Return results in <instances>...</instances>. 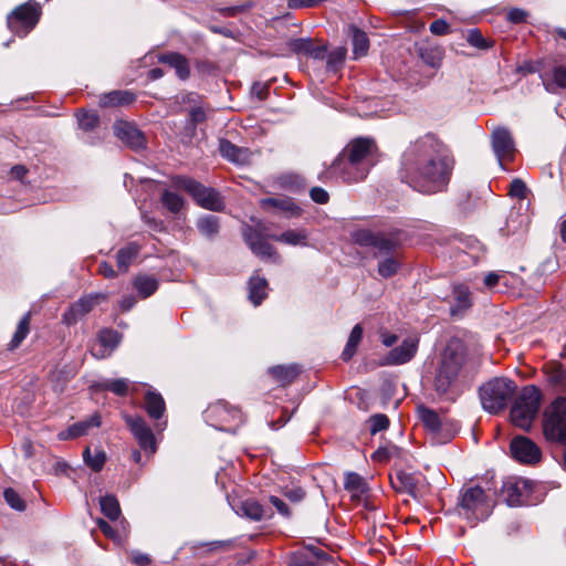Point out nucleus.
<instances>
[{"label": "nucleus", "instance_id": "49530a36", "mask_svg": "<svg viewBox=\"0 0 566 566\" xmlns=\"http://www.w3.org/2000/svg\"><path fill=\"white\" fill-rule=\"evenodd\" d=\"M344 486L347 491L356 495L363 494L367 490L365 480L356 472H348L345 475Z\"/></svg>", "mask_w": 566, "mask_h": 566}, {"label": "nucleus", "instance_id": "0eeeda50", "mask_svg": "<svg viewBox=\"0 0 566 566\" xmlns=\"http://www.w3.org/2000/svg\"><path fill=\"white\" fill-rule=\"evenodd\" d=\"M42 9L35 0H29L18 6L7 17L9 30L18 36H25L38 24Z\"/></svg>", "mask_w": 566, "mask_h": 566}, {"label": "nucleus", "instance_id": "774afa93", "mask_svg": "<svg viewBox=\"0 0 566 566\" xmlns=\"http://www.w3.org/2000/svg\"><path fill=\"white\" fill-rule=\"evenodd\" d=\"M190 119L193 124H199L205 122L206 113L201 107H193L190 111Z\"/></svg>", "mask_w": 566, "mask_h": 566}, {"label": "nucleus", "instance_id": "3c124183", "mask_svg": "<svg viewBox=\"0 0 566 566\" xmlns=\"http://www.w3.org/2000/svg\"><path fill=\"white\" fill-rule=\"evenodd\" d=\"M347 54V49L345 46H339L332 51L331 53H326L327 57V70L336 72L344 63Z\"/></svg>", "mask_w": 566, "mask_h": 566}, {"label": "nucleus", "instance_id": "f704fd0d", "mask_svg": "<svg viewBox=\"0 0 566 566\" xmlns=\"http://www.w3.org/2000/svg\"><path fill=\"white\" fill-rule=\"evenodd\" d=\"M472 305L470 291L464 285L454 287V304L450 308L452 316L463 315Z\"/></svg>", "mask_w": 566, "mask_h": 566}, {"label": "nucleus", "instance_id": "8fccbe9b", "mask_svg": "<svg viewBox=\"0 0 566 566\" xmlns=\"http://www.w3.org/2000/svg\"><path fill=\"white\" fill-rule=\"evenodd\" d=\"M30 333V321H20L17 329L8 344L9 350L17 349Z\"/></svg>", "mask_w": 566, "mask_h": 566}, {"label": "nucleus", "instance_id": "4d7b16f0", "mask_svg": "<svg viewBox=\"0 0 566 566\" xmlns=\"http://www.w3.org/2000/svg\"><path fill=\"white\" fill-rule=\"evenodd\" d=\"M509 195L513 198L525 199L527 196V187L525 182L520 178L512 180L510 184Z\"/></svg>", "mask_w": 566, "mask_h": 566}, {"label": "nucleus", "instance_id": "b1692460", "mask_svg": "<svg viewBox=\"0 0 566 566\" xmlns=\"http://www.w3.org/2000/svg\"><path fill=\"white\" fill-rule=\"evenodd\" d=\"M136 101L135 93L130 91H112L99 96L98 105L103 108L123 107L133 104Z\"/></svg>", "mask_w": 566, "mask_h": 566}, {"label": "nucleus", "instance_id": "e433bc0d", "mask_svg": "<svg viewBox=\"0 0 566 566\" xmlns=\"http://www.w3.org/2000/svg\"><path fill=\"white\" fill-rule=\"evenodd\" d=\"M525 486H526L525 480H520V481L509 480L503 483L502 493L505 497L506 503L510 506L521 505V503H522V501H521L522 492L521 491H522V488H525Z\"/></svg>", "mask_w": 566, "mask_h": 566}, {"label": "nucleus", "instance_id": "7ed1b4c3", "mask_svg": "<svg viewBox=\"0 0 566 566\" xmlns=\"http://www.w3.org/2000/svg\"><path fill=\"white\" fill-rule=\"evenodd\" d=\"M515 390V382L504 377H496L483 384L479 390L483 409L489 413H497L504 410Z\"/></svg>", "mask_w": 566, "mask_h": 566}, {"label": "nucleus", "instance_id": "338daca9", "mask_svg": "<svg viewBox=\"0 0 566 566\" xmlns=\"http://www.w3.org/2000/svg\"><path fill=\"white\" fill-rule=\"evenodd\" d=\"M98 273L106 279H113L116 276V272L108 262H101L98 265Z\"/></svg>", "mask_w": 566, "mask_h": 566}, {"label": "nucleus", "instance_id": "09e8293b", "mask_svg": "<svg viewBox=\"0 0 566 566\" xmlns=\"http://www.w3.org/2000/svg\"><path fill=\"white\" fill-rule=\"evenodd\" d=\"M160 201L171 213H178L184 207V199L176 192L165 190L161 193Z\"/></svg>", "mask_w": 566, "mask_h": 566}, {"label": "nucleus", "instance_id": "4468645a", "mask_svg": "<svg viewBox=\"0 0 566 566\" xmlns=\"http://www.w3.org/2000/svg\"><path fill=\"white\" fill-rule=\"evenodd\" d=\"M418 345L419 337L417 335L408 336L399 346L387 354L385 363L387 365H402L410 361L418 350Z\"/></svg>", "mask_w": 566, "mask_h": 566}, {"label": "nucleus", "instance_id": "ddd939ff", "mask_svg": "<svg viewBox=\"0 0 566 566\" xmlns=\"http://www.w3.org/2000/svg\"><path fill=\"white\" fill-rule=\"evenodd\" d=\"M511 453L514 459L522 463H535L541 459L539 448L525 437H516L510 446Z\"/></svg>", "mask_w": 566, "mask_h": 566}, {"label": "nucleus", "instance_id": "a878e982", "mask_svg": "<svg viewBox=\"0 0 566 566\" xmlns=\"http://www.w3.org/2000/svg\"><path fill=\"white\" fill-rule=\"evenodd\" d=\"M268 290L269 283L266 279L260 276L259 272L255 271L248 282L249 300L254 306H259L266 298Z\"/></svg>", "mask_w": 566, "mask_h": 566}, {"label": "nucleus", "instance_id": "f3484780", "mask_svg": "<svg viewBox=\"0 0 566 566\" xmlns=\"http://www.w3.org/2000/svg\"><path fill=\"white\" fill-rule=\"evenodd\" d=\"M260 205L263 210L280 213L286 218L298 217L302 212V209L289 197L264 198Z\"/></svg>", "mask_w": 566, "mask_h": 566}, {"label": "nucleus", "instance_id": "72a5a7b5", "mask_svg": "<svg viewBox=\"0 0 566 566\" xmlns=\"http://www.w3.org/2000/svg\"><path fill=\"white\" fill-rule=\"evenodd\" d=\"M418 54L427 65L438 69L443 60L444 51L438 45L421 44L418 48Z\"/></svg>", "mask_w": 566, "mask_h": 566}, {"label": "nucleus", "instance_id": "37998d69", "mask_svg": "<svg viewBox=\"0 0 566 566\" xmlns=\"http://www.w3.org/2000/svg\"><path fill=\"white\" fill-rule=\"evenodd\" d=\"M106 459V453L103 450H95L94 454H92L90 448L83 451L84 463L94 472H99L104 468Z\"/></svg>", "mask_w": 566, "mask_h": 566}, {"label": "nucleus", "instance_id": "052dcab7", "mask_svg": "<svg viewBox=\"0 0 566 566\" xmlns=\"http://www.w3.org/2000/svg\"><path fill=\"white\" fill-rule=\"evenodd\" d=\"M270 503L276 509V511L284 517H290L291 512L287 504L275 495H271L269 499Z\"/></svg>", "mask_w": 566, "mask_h": 566}, {"label": "nucleus", "instance_id": "39448f33", "mask_svg": "<svg viewBox=\"0 0 566 566\" xmlns=\"http://www.w3.org/2000/svg\"><path fill=\"white\" fill-rule=\"evenodd\" d=\"M172 186L185 190L198 206L205 209L211 211H222L224 209V201L219 191L206 187L192 178L176 176L172 178Z\"/></svg>", "mask_w": 566, "mask_h": 566}, {"label": "nucleus", "instance_id": "c9c22d12", "mask_svg": "<svg viewBox=\"0 0 566 566\" xmlns=\"http://www.w3.org/2000/svg\"><path fill=\"white\" fill-rule=\"evenodd\" d=\"M235 512L238 515L248 517L252 521H261L266 516V512L263 506L258 501L252 499L242 501L235 509Z\"/></svg>", "mask_w": 566, "mask_h": 566}, {"label": "nucleus", "instance_id": "13d9d810", "mask_svg": "<svg viewBox=\"0 0 566 566\" xmlns=\"http://www.w3.org/2000/svg\"><path fill=\"white\" fill-rule=\"evenodd\" d=\"M311 199L318 205H326L329 201L328 192L321 187H313L310 190Z\"/></svg>", "mask_w": 566, "mask_h": 566}, {"label": "nucleus", "instance_id": "423d86ee", "mask_svg": "<svg viewBox=\"0 0 566 566\" xmlns=\"http://www.w3.org/2000/svg\"><path fill=\"white\" fill-rule=\"evenodd\" d=\"M368 174L369 170L340 151L331 166L319 174L318 179L327 182L333 178H338L345 184H356L365 180Z\"/></svg>", "mask_w": 566, "mask_h": 566}, {"label": "nucleus", "instance_id": "4be33fe9", "mask_svg": "<svg viewBox=\"0 0 566 566\" xmlns=\"http://www.w3.org/2000/svg\"><path fill=\"white\" fill-rule=\"evenodd\" d=\"M115 135L132 148L142 147L144 136L138 128L128 122H117L114 126Z\"/></svg>", "mask_w": 566, "mask_h": 566}, {"label": "nucleus", "instance_id": "79ce46f5", "mask_svg": "<svg viewBox=\"0 0 566 566\" xmlns=\"http://www.w3.org/2000/svg\"><path fill=\"white\" fill-rule=\"evenodd\" d=\"M197 229L207 238H214L220 229L219 218L212 214L202 216L197 220Z\"/></svg>", "mask_w": 566, "mask_h": 566}, {"label": "nucleus", "instance_id": "6e6d98bb", "mask_svg": "<svg viewBox=\"0 0 566 566\" xmlns=\"http://www.w3.org/2000/svg\"><path fill=\"white\" fill-rule=\"evenodd\" d=\"M369 429L371 434L386 430L389 426V419L384 413H376L369 418Z\"/></svg>", "mask_w": 566, "mask_h": 566}, {"label": "nucleus", "instance_id": "4c0bfd02", "mask_svg": "<svg viewBox=\"0 0 566 566\" xmlns=\"http://www.w3.org/2000/svg\"><path fill=\"white\" fill-rule=\"evenodd\" d=\"M217 416L220 419V422H227L229 418L233 419L235 424L242 422V415L240 410L233 408L229 409L224 402L216 403L207 410V417Z\"/></svg>", "mask_w": 566, "mask_h": 566}, {"label": "nucleus", "instance_id": "f257e3e1", "mask_svg": "<svg viewBox=\"0 0 566 566\" xmlns=\"http://www.w3.org/2000/svg\"><path fill=\"white\" fill-rule=\"evenodd\" d=\"M454 158L447 145L433 134L410 143L401 155V181L422 193L442 191L449 184Z\"/></svg>", "mask_w": 566, "mask_h": 566}, {"label": "nucleus", "instance_id": "1a4fd4ad", "mask_svg": "<svg viewBox=\"0 0 566 566\" xmlns=\"http://www.w3.org/2000/svg\"><path fill=\"white\" fill-rule=\"evenodd\" d=\"M352 238L356 244L370 247L381 255L394 254L399 247V240L392 233L373 232L368 229H359L353 233Z\"/></svg>", "mask_w": 566, "mask_h": 566}, {"label": "nucleus", "instance_id": "864d4df0", "mask_svg": "<svg viewBox=\"0 0 566 566\" xmlns=\"http://www.w3.org/2000/svg\"><path fill=\"white\" fill-rule=\"evenodd\" d=\"M467 41L470 45L480 50H486L492 46V42H489L479 29L470 30L467 34Z\"/></svg>", "mask_w": 566, "mask_h": 566}, {"label": "nucleus", "instance_id": "9d476101", "mask_svg": "<svg viewBox=\"0 0 566 566\" xmlns=\"http://www.w3.org/2000/svg\"><path fill=\"white\" fill-rule=\"evenodd\" d=\"M342 151L369 171L379 160V149L376 142L369 137L352 139Z\"/></svg>", "mask_w": 566, "mask_h": 566}, {"label": "nucleus", "instance_id": "2eb2a0df", "mask_svg": "<svg viewBox=\"0 0 566 566\" xmlns=\"http://www.w3.org/2000/svg\"><path fill=\"white\" fill-rule=\"evenodd\" d=\"M327 554L315 546H303L292 552L289 557L291 566H321Z\"/></svg>", "mask_w": 566, "mask_h": 566}, {"label": "nucleus", "instance_id": "2f4dec72", "mask_svg": "<svg viewBox=\"0 0 566 566\" xmlns=\"http://www.w3.org/2000/svg\"><path fill=\"white\" fill-rule=\"evenodd\" d=\"M348 33L353 40V54L354 59L365 56L369 50V39L365 31L352 24L348 28Z\"/></svg>", "mask_w": 566, "mask_h": 566}, {"label": "nucleus", "instance_id": "a211bd4d", "mask_svg": "<svg viewBox=\"0 0 566 566\" xmlns=\"http://www.w3.org/2000/svg\"><path fill=\"white\" fill-rule=\"evenodd\" d=\"M421 476L419 474L407 472L405 470H397L395 474L390 475L391 486L400 493H407L412 497L419 494V485Z\"/></svg>", "mask_w": 566, "mask_h": 566}, {"label": "nucleus", "instance_id": "f03ea898", "mask_svg": "<svg viewBox=\"0 0 566 566\" xmlns=\"http://www.w3.org/2000/svg\"><path fill=\"white\" fill-rule=\"evenodd\" d=\"M465 356L467 348L462 340L452 338L448 342L433 379V388L439 396L454 400L459 395V379Z\"/></svg>", "mask_w": 566, "mask_h": 566}, {"label": "nucleus", "instance_id": "680f3d73", "mask_svg": "<svg viewBox=\"0 0 566 566\" xmlns=\"http://www.w3.org/2000/svg\"><path fill=\"white\" fill-rule=\"evenodd\" d=\"M284 496L291 502L298 503L305 497V491L302 488H292L284 491Z\"/></svg>", "mask_w": 566, "mask_h": 566}, {"label": "nucleus", "instance_id": "de8ad7c7", "mask_svg": "<svg viewBox=\"0 0 566 566\" xmlns=\"http://www.w3.org/2000/svg\"><path fill=\"white\" fill-rule=\"evenodd\" d=\"M76 118L78 127L85 132L94 130L99 124V116L95 112L80 111Z\"/></svg>", "mask_w": 566, "mask_h": 566}, {"label": "nucleus", "instance_id": "473e14b6", "mask_svg": "<svg viewBox=\"0 0 566 566\" xmlns=\"http://www.w3.org/2000/svg\"><path fill=\"white\" fill-rule=\"evenodd\" d=\"M270 375L282 385L291 384L301 373L297 364L277 365L269 369Z\"/></svg>", "mask_w": 566, "mask_h": 566}, {"label": "nucleus", "instance_id": "a19ab883", "mask_svg": "<svg viewBox=\"0 0 566 566\" xmlns=\"http://www.w3.org/2000/svg\"><path fill=\"white\" fill-rule=\"evenodd\" d=\"M134 287L142 297L146 298L156 292L158 281L153 275L139 274L134 280Z\"/></svg>", "mask_w": 566, "mask_h": 566}, {"label": "nucleus", "instance_id": "412c9836", "mask_svg": "<svg viewBox=\"0 0 566 566\" xmlns=\"http://www.w3.org/2000/svg\"><path fill=\"white\" fill-rule=\"evenodd\" d=\"M244 241L251 251L261 258H271L276 253L273 245L259 231L252 228L244 232Z\"/></svg>", "mask_w": 566, "mask_h": 566}, {"label": "nucleus", "instance_id": "cd10ccee", "mask_svg": "<svg viewBox=\"0 0 566 566\" xmlns=\"http://www.w3.org/2000/svg\"><path fill=\"white\" fill-rule=\"evenodd\" d=\"M91 390L94 392L108 390L117 396H126L129 389V380L126 378L118 379H105L101 381H95L90 386Z\"/></svg>", "mask_w": 566, "mask_h": 566}, {"label": "nucleus", "instance_id": "5701e85b", "mask_svg": "<svg viewBox=\"0 0 566 566\" xmlns=\"http://www.w3.org/2000/svg\"><path fill=\"white\" fill-rule=\"evenodd\" d=\"M290 48L294 53H303L315 60L326 57L327 46L317 44L311 39H295L290 42Z\"/></svg>", "mask_w": 566, "mask_h": 566}, {"label": "nucleus", "instance_id": "6e6552de", "mask_svg": "<svg viewBox=\"0 0 566 566\" xmlns=\"http://www.w3.org/2000/svg\"><path fill=\"white\" fill-rule=\"evenodd\" d=\"M459 514L470 522L485 520L490 514V505L486 495L481 486H471L461 493L459 502Z\"/></svg>", "mask_w": 566, "mask_h": 566}, {"label": "nucleus", "instance_id": "20e7f679", "mask_svg": "<svg viewBox=\"0 0 566 566\" xmlns=\"http://www.w3.org/2000/svg\"><path fill=\"white\" fill-rule=\"evenodd\" d=\"M539 402L541 392L535 386L523 387L510 411L512 422L521 429L528 430L538 412Z\"/></svg>", "mask_w": 566, "mask_h": 566}, {"label": "nucleus", "instance_id": "58836bf2", "mask_svg": "<svg viewBox=\"0 0 566 566\" xmlns=\"http://www.w3.org/2000/svg\"><path fill=\"white\" fill-rule=\"evenodd\" d=\"M139 245L137 243H129L118 250L116 254V263L119 272H127L132 262L139 253Z\"/></svg>", "mask_w": 566, "mask_h": 566}, {"label": "nucleus", "instance_id": "69168bd1", "mask_svg": "<svg viewBox=\"0 0 566 566\" xmlns=\"http://www.w3.org/2000/svg\"><path fill=\"white\" fill-rule=\"evenodd\" d=\"M379 335H380V339H381V343L386 346V347H391L392 345H395L398 340V335L396 334H392V333H389L385 329H381L379 332Z\"/></svg>", "mask_w": 566, "mask_h": 566}, {"label": "nucleus", "instance_id": "bf43d9fd", "mask_svg": "<svg viewBox=\"0 0 566 566\" xmlns=\"http://www.w3.org/2000/svg\"><path fill=\"white\" fill-rule=\"evenodd\" d=\"M450 25L449 23L443 19L434 20L430 24V32L434 35H446L450 33Z\"/></svg>", "mask_w": 566, "mask_h": 566}, {"label": "nucleus", "instance_id": "dca6fc26", "mask_svg": "<svg viewBox=\"0 0 566 566\" xmlns=\"http://www.w3.org/2000/svg\"><path fill=\"white\" fill-rule=\"evenodd\" d=\"M122 342V335L114 329L104 328L97 335V343L92 347V355L98 359L108 357Z\"/></svg>", "mask_w": 566, "mask_h": 566}, {"label": "nucleus", "instance_id": "5fc2aeb1", "mask_svg": "<svg viewBox=\"0 0 566 566\" xmlns=\"http://www.w3.org/2000/svg\"><path fill=\"white\" fill-rule=\"evenodd\" d=\"M399 269V262L395 258L390 256L378 264V273L382 277H390L397 273Z\"/></svg>", "mask_w": 566, "mask_h": 566}, {"label": "nucleus", "instance_id": "9b49d317", "mask_svg": "<svg viewBox=\"0 0 566 566\" xmlns=\"http://www.w3.org/2000/svg\"><path fill=\"white\" fill-rule=\"evenodd\" d=\"M124 419L140 449L149 455H154L157 451L156 438L145 419L139 416L128 415Z\"/></svg>", "mask_w": 566, "mask_h": 566}, {"label": "nucleus", "instance_id": "bb28decb", "mask_svg": "<svg viewBox=\"0 0 566 566\" xmlns=\"http://www.w3.org/2000/svg\"><path fill=\"white\" fill-rule=\"evenodd\" d=\"M159 62L164 64H168L170 67L175 69L177 76L180 80H187L190 76V66L189 62L180 53L170 52L160 55Z\"/></svg>", "mask_w": 566, "mask_h": 566}, {"label": "nucleus", "instance_id": "c85d7f7f", "mask_svg": "<svg viewBox=\"0 0 566 566\" xmlns=\"http://www.w3.org/2000/svg\"><path fill=\"white\" fill-rule=\"evenodd\" d=\"M219 149L221 155L235 164H245L250 159V151L247 148L238 147L227 139H221Z\"/></svg>", "mask_w": 566, "mask_h": 566}, {"label": "nucleus", "instance_id": "aec40b11", "mask_svg": "<svg viewBox=\"0 0 566 566\" xmlns=\"http://www.w3.org/2000/svg\"><path fill=\"white\" fill-rule=\"evenodd\" d=\"M102 424L101 415L95 412L87 419L73 423L67 429L59 432L57 438L61 441L76 439L85 436L92 428H98Z\"/></svg>", "mask_w": 566, "mask_h": 566}, {"label": "nucleus", "instance_id": "ea45409f", "mask_svg": "<svg viewBox=\"0 0 566 566\" xmlns=\"http://www.w3.org/2000/svg\"><path fill=\"white\" fill-rule=\"evenodd\" d=\"M272 240L289 245H307V232L304 229L287 230L280 235H271Z\"/></svg>", "mask_w": 566, "mask_h": 566}, {"label": "nucleus", "instance_id": "c03bdc74", "mask_svg": "<svg viewBox=\"0 0 566 566\" xmlns=\"http://www.w3.org/2000/svg\"><path fill=\"white\" fill-rule=\"evenodd\" d=\"M363 338V327L357 324L352 329L345 349L342 354L344 360H349L356 353L357 346Z\"/></svg>", "mask_w": 566, "mask_h": 566}, {"label": "nucleus", "instance_id": "f8f14e48", "mask_svg": "<svg viewBox=\"0 0 566 566\" xmlns=\"http://www.w3.org/2000/svg\"><path fill=\"white\" fill-rule=\"evenodd\" d=\"M492 148L501 163L513 160L515 144L511 132L507 128L499 127L492 133Z\"/></svg>", "mask_w": 566, "mask_h": 566}, {"label": "nucleus", "instance_id": "a18cd8bd", "mask_svg": "<svg viewBox=\"0 0 566 566\" xmlns=\"http://www.w3.org/2000/svg\"><path fill=\"white\" fill-rule=\"evenodd\" d=\"M101 510L103 514L112 521H115L120 515V507L117 499L114 495H105L99 500Z\"/></svg>", "mask_w": 566, "mask_h": 566}, {"label": "nucleus", "instance_id": "e2e57ef3", "mask_svg": "<svg viewBox=\"0 0 566 566\" xmlns=\"http://www.w3.org/2000/svg\"><path fill=\"white\" fill-rule=\"evenodd\" d=\"M132 560L138 566H147L150 564V558L147 554H144L138 551H133L130 553Z\"/></svg>", "mask_w": 566, "mask_h": 566}, {"label": "nucleus", "instance_id": "7c9ffc66", "mask_svg": "<svg viewBox=\"0 0 566 566\" xmlns=\"http://www.w3.org/2000/svg\"><path fill=\"white\" fill-rule=\"evenodd\" d=\"M417 412L428 431L437 434L442 430L443 420L437 411L424 406H419Z\"/></svg>", "mask_w": 566, "mask_h": 566}, {"label": "nucleus", "instance_id": "603ef678", "mask_svg": "<svg viewBox=\"0 0 566 566\" xmlns=\"http://www.w3.org/2000/svg\"><path fill=\"white\" fill-rule=\"evenodd\" d=\"M3 496H4V500L7 502V504L15 510V511H24L27 505H25V501L19 495V493L11 489V488H8L4 490L3 492Z\"/></svg>", "mask_w": 566, "mask_h": 566}, {"label": "nucleus", "instance_id": "393cba45", "mask_svg": "<svg viewBox=\"0 0 566 566\" xmlns=\"http://www.w3.org/2000/svg\"><path fill=\"white\" fill-rule=\"evenodd\" d=\"M106 300L107 295L104 293L88 294L75 302L71 306L70 312L73 317L85 316L91 313L94 307L99 305L102 302H105Z\"/></svg>", "mask_w": 566, "mask_h": 566}, {"label": "nucleus", "instance_id": "c756f323", "mask_svg": "<svg viewBox=\"0 0 566 566\" xmlns=\"http://www.w3.org/2000/svg\"><path fill=\"white\" fill-rule=\"evenodd\" d=\"M144 408L150 418L160 419L166 410L165 400L159 392L148 389L144 398Z\"/></svg>", "mask_w": 566, "mask_h": 566}, {"label": "nucleus", "instance_id": "0e129e2a", "mask_svg": "<svg viewBox=\"0 0 566 566\" xmlns=\"http://www.w3.org/2000/svg\"><path fill=\"white\" fill-rule=\"evenodd\" d=\"M527 13L524 10L521 9H512L507 18L513 23H522L526 20Z\"/></svg>", "mask_w": 566, "mask_h": 566}, {"label": "nucleus", "instance_id": "6ab92c4d", "mask_svg": "<svg viewBox=\"0 0 566 566\" xmlns=\"http://www.w3.org/2000/svg\"><path fill=\"white\" fill-rule=\"evenodd\" d=\"M544 88L552 94L566 90V65L556 64L541 74Z\"/></svg>", "mask_w": 566, "mask_h": 566}]
</instances>
